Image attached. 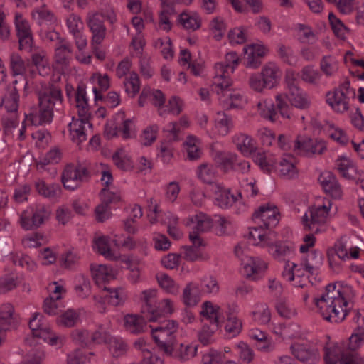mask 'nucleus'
Masks as SVG:
<instances>
[{
  "label": "nucleus",
  "mask_w": 364,
  "mask_h": 364,
  "mask_svg": "<svg viewBox=\"0 0 364 364\" xmlns=\"http://www.w3.org/2000/svg\"><path fill=\"white\" fill-rule=\"evenodd\" d=\"M314 300L323 319L329 322H341L347 316L348 303L335 284H328L324 293Z\"/></svg>",
  "instance_id": "1"
},
{
  "label": "nucleus",
  "mask_w": 364,
  "mask_h": 364,
  "mask_svg": "<svg viewBox=\"0 0 364 364\" xmlns=\"http://www.w3.org/2000/svg\"><path fill=\"white\" fill-rule=\"evenodd\" d=\"M62 102L63 95L60 88L52 85L44 91L39 92V110L30 113L26 116V119L35 126L48 124L52 121L55 106L61 105Z\"/></svg>",
  "instance_id": "2"
},
{
  "label": "nucleus",
  "mask_w": 364,
  "mask_h": 364,
  "mask_svg": "<svg viewBox=\"0 0 364 364\" xmlns=\"http://www.w3.org/2000/svg\"><path fill=\"white\" fill-rule=\"evenodd\" d=\"M154 326H150L152 337L159 348L166 355H171L176 343L178 323L173 320H159Z\"/></svg>",
  "instance_id": "3"
},
{
  "label": "nucleus",
  "mask_w": 364,
  "mask_h": 364,
  "mask_svg": "<svg viewBox=\"0 0 364 364\" xmlns=\"http://www.w3.org/2000/svg\"><path fill=\"white\" fill-rule=\"evenodd\" d=\"M331 206L330 200L323 205H314L309 209V213L302 217L304 229L314 233H320L326 230V220Z\"/></svg>",
  "instance_id": "4"
},
{
  "label": "nucleus",
  "mask_w": 364,
  "mask_h": 364,
  "mask_svg": "<svg viewBox=\"0 0 364 364\" xmlns=\"http://www.w3.org/2000/svg\"><path fill=\"white\" fill-rule=\"evenodd\" d=\"M28 326L34 337L42 338L51 346L61 347L65 342V337L53 332L39 313L33 314L29 321Z\"/></svg>",
  "instance_id": "5"
},
{
  "label": "nucleus",
  "mask_w": 364,
  "mask_h": 364,
  "mask_svg": "<svg viewBox=\"0 0 364 364\" xmlns=\"http://www.w3.org/2000/svg\"><path fill=\"white\" fill-rule=\"evenodd\" d=\"M350 95H355V92L350 90V81L345 80L339 87L326 95V102L331 108L337 112L343 113L349 108Z\"/></svg>",
  "instance_id": "6"
},
{
  "label": "nucleus",
  "mask_w": 364,
  "mask_h": 364,
  "mask_svg": "<svg viewBox=\"0 0 364 364\" xmlns=\"http://www.w3.org/2000/svg\"><path fill=\"white\" fill-rule=\"evenodd\" d=\"M90 177L87 168L80 164H68L61 176V181L65 189L73 191L87 181Z\"/></svg>",
  "instance_id": "7"
},
{
  "label": "nucleus",
  "mask_w": 364,
  "mask_h": 364,
  "mask_svg": "<svg viewBox=\"0 0 364 364\" xmlns=\"http://www.w3.org/2000/svg\"><path fill=\"white\" fill-rule=\"evenodd\" d=\"M326 149V144L321 139L299 135L294 140L293 151L296 154L313 157L323 154Z\"/></svg>",
  "instance_id": "8"
},
{
  "label": "nucleus",
  "mask_w": 364,
  "mask_h": 364,
  "mask_svg": "<svg viewBox=\"0 0 364 364\" xmlns=\"http://www.w3.org/2000/svg\"><path fill=\"white\" fill-rule=\"evenodd\" d=\"M239 63V57L236 52H230L225 55L224 63H218L215 65V75L213 77V85L227 87L231 85L229 77V70L232 73Z\"/></svg>",
  "instance_id": "9"
},
{
  "label": "nucleus",
  "mask_w": 364,
  "mask_h": 364,
  "mask_svg": "<svg viewBox=\"0 0 364 364\" xmlns=\"http://www.w3.org/2000/svg\"><path fill=\"white\" fill-rule=\"evenodd\" d=\"M49 216V212L43 205H38L35 209L28 208L20 218L21 227L26 230L39 228Z\"/></svg>",
  "instance_id": "10"
},
{
  "label": "nucleus",
  "mask_w": 364,
  "mask_h": 364,
  "mask_svg": "<svg viewBox=\"0 0 364 364\" xmlns=\"http://www.w3.org/2000/svg\"><path fill=\"white\" fill-rule=\"evenodd\" d=\"M279 213L276 206L269 204L260 206L252 215V220L266 230L274 228L279 220Z\"/></svg>",
  "instance_id": "11"
},
{
  "label": "nucleus",
  "mask_w": 364,
  "mask_h": 364,
  "mask_svg": "<svg viewBox=\"0 0 364 364\" xmlns=\"http://www.w3.org/2000/svg\"><path fill=\"white\" fill-rule=\"evenodd\" d=\"M14 24L18 38L19 49L31 51L33 38L28 21L22 14L17 13L15 15Z\"/></svg>",
  "instance_id": "12"
},
{
  "label": "nucleus",
  "mask_w": 364,
  "mask_h": 364,
  "mask_svg": "<svg viewBox=\"0 0 364 364\" xmlns=\"http://www.w3.org/2000/svg\"><path fill=\"white\" fill-rule=\"evenodd\" d=\"M190 223L193 225L192 230L189 233L190 240L193 244L205 245L199 235L209 231L213 227V220L208 215L200 213L193 216L190 219Z\"/></svg>",
  "instance_id": "13"
},
{
  "label": "nucleus",
  "mask_w": 364,
  "mask_h": 364,
  "mask_svg": "<svg viewBox=\"0 0 364 364\" xmlns=\"http://www.w3.org/2000/svg\"><path fill=\"white\" fill-rule=\"evenodd\" d=\"M86 23L92 33V45H100L107 34V28L103 21V16L100 12H90L86 17Z\"/></svg>",
  "instance_id": "14"
},
{
  "label": "nucleus",
  "mask_w": 364,
  "mask_h": 364,
  "mask_svg": "<svg viewBox=\"0 0 364 364\" xmlns=\"http://www.w3.org/2000/svg\"><path fill=\"white\" fill-rule=\"evenodd\" d=\"M141 300L144 302L141 313L145 315L148 321H158V310L156 305V291L153 289L144 290L141 292Z\"/></svg>",
  "instance_id": "15"
},
{
  "label": "nucleus",
  "mask_w": 364,
  "mask_h": 364,
  "mask_svg": "<svg viewBox=\"0 0 364 364\" xmlns=\"http://www.w3.org/2000/svg\"><path fill=\"white\" fill-rule=\"evenodd\" d=\"M92 128V124L90 120H84V119H75L73 117L72 122L68 124L69 134L70 139L77 145L87 140V129Z\"/></svg>",
  "instance_id": "16"
},
{
  "label": "nucleus",
  "mask_w": 364,
  "mask_h": 364,
  "mask_svg": "<svg viewBox=\"0 0 364 364\" xmlns=\"http://www.w3.org/2000/svg\"><path fill=\"white\" fill-rule=\"evenodd\" d=\"M228 85L227 87H220L215 86L216 93L220 95V101L223 107L225 109L237 108L240 106L242 102V95L235 91H232Z\"/></svg>",
  "instance_id": "17"
},
{
  "label": "nucleus",
  "mask_w": 364,
  "mask_h": 364,
  "mask_svg": "<svg viewBox=\"0 0 364 364\" xmlns=\"http://www.w3.org/2000/svg\"><path fill=\"white\" fill-rule=\"evenodd\" d=\"M291 350L297 360L307 364H314L319 359L318 351L305 344L294 343L291 346Z\"/></svg>",
  "instance_id": "18"
},
{
  "label": "nucleus",
  "mask_w": 364,
  "mask_h": 364,
  "mask_svg": "<svg viewBox=\"0 0 364 364\" xmlns=\"http://www.w3.org/2000/svg\"><path fill=\"white\" fill-rule=\"evenodd\" d=\"M18 80L13 81V85L7 87L6 92L1 100V107H4L8 113L17 112L19 106L18 88L16 85Z\"/></svg>",
  "instance_id": "19"
},
{
  "label": "nucleus",
  "mask_w": 364,
  "mask_h": 364,
  "mask_svg": "<svg viewBox=\"0 0 364 364\" xmlns=\"http://www.w3.org/2000/svg\"><path fill=\"white\" fill-rule=\"evenodd\" d=\"M318 181L325 192L329 193L333 198H340L341 197V186L338 183L335 175L331 172H323L318 177Z\"/></svg>",
  "instance_id": "20"
},
{
  "label": "nucleus",
  "mask_w": 364,
  "mask_h": 364,
  "mask_svg": "<svg viewBox=\"0 0 364 364\" xmlns=\"http://www.w3.org/2000/svg\"><path fill=\"white\" fill-rule=\"evenodd\" d=\"M148 321L145 316L136 314H127L124 318V328L132 334H139L147 331L150 326L146 324Z\"/></svg>",
  "instance_id": "21"
},
{
  "label": "nucleus",
  "mask_w": 364,
  "mask_h": 364,
  "mask_svg": "<svg viewBox=\"0 0 364 364\" xmlns=\"http://www.w3.org/2000/svg\"><path fill=\"white\" fill-rule=\"evenodd\" d=\"M75 102L79 118L84 119V120H90L91 112L86 96L85 85L83 84L78 85L77 87Z\"/></svg>",
  "instance_id": "22"
},
{
  "label": "nucleus",
  "mask_w": 364,
  "mask_h": 364,
  "mask_svg": "<svg viewBox=\"0 0 364 364\" xmlns=\"http://www.w3.org/2000/svg\"><path fill=\"white\" fill-rule=\"evenodd\" d=\"M35 189L40 196L50 200L58 199L62 193L60 184L56 183H46L43 180L35 182Z\"/></svg>",
  "instance_id": "23"
},
{
  "label": "nucleus",
  "mask_w": 364,
  "mask_h": 364,
  "mask_svg": "<svg viewBox=\"0 0 364 364\" xmlns=\"http://www.w3.org/2000/svg\"><path fill=\"white\" fill-rule=\"evenodd\" d=\"M267 264L259 258L251 257L244 264V274L252 280H257L260 274L267 269Z\"/></svg>",
  "instance_id": "24"
},
{
  "label": "nucleus",
  "mask_w": 364,
  "mask_h": 364,
  "mask_svg": "<svg viewBox=\"0 0 364 364\" xmlns=\"http://www.w3.org/2000/svg\"><path fill=\"white\" fill-rule=\"evenodd\" d=\"M326 364H342L343 362L353 357V355L348 351L343 352L338 346L325 347Z\"/></svg>",
  "instance_id": "25"
},
{
  "label": "nucleus",
  "mask_w": 364,
  "mask_h": 364,
  "mask_svg": "<svg viewBox=\"0 0 364 364\" xmlns=\"http://www.w3.org/2000/svg\"><path fill=\"white\" fill-rule=\"evenodd\" d=\"M73 52L72 46L66 39H60L55 50V63L62 66H66L70 59Z\"/></svg>",
  "instance_id": "26"
},
{
  "label": "nucleus",
  "mask_w": 364,
  "mask_h": 364,
  "mask_svg": "<svg viewBox=\"0 0 364 364\" xmlns=\"http://www.w3.org/2000/svg\"><path fill=\"white\" fill-rule=\"evenodd\" d=\"M215 203L221 208H228L232 206L236 201L235 197L230 191L224 188L219 184L214 186Z\"/></svg>",
  "instance_id": "27"
},
{
  "label": "nucleus",
  "mask_w": 364,
  "mask_h": 364,
  "mask_svg": "<svg viewBox=\"0 0 364 364\" xmlns=\"http://www.w3.org/2000/svg\"><path fill=\"white\" fill-rule=\"evenodd\" d=\"M114 121L117 124L118 131L124 139L132 138L135 135V126L130 119H125V113L119 112L114 117Z\"/></svg>",
  "instance_id": "28"
},
{
  "label": "nucleus",
  "mask_w": 364,
  "mask_h": 364,
  "mask_svg": "<svg viewBox=\"0 0 364 364\" xmlns=\"http://www.w3.org/2000/svg\"><path fill=\"white\" fill-rule=\"evenodd\" d=\"M323 262V255L321 252L314 250L309 253L306 258L301 263V266L310 274L314 275L316 273Z\"/></svg>",
  "instance_id": "29"
},
{
  "label": "nucleus",
  "mask_w": 364,
  "mask_h": 364,
  "mask_svg": "<svg viewBox=\"0 0 364 364\" xmlns=\"http://www.w3.org/2000/svg\"><path fill=\"white\" fill-rule=\"evenodd\" d=\"M237 306H233L232 308H229L228 313V318L225 326L226 333L230 337H235L237 336L242 331V323L240 319H239L236 315Z\"/></svg>",
  "instance_id": "30"
},
{
  "label": "nucleus",
  "mask_w": 364,
  "mask_h": 364,
  "mask_svg": "<svg viewBox=\"0 0 364 364\" xmlns=\"http://www.w3.org/2000/svg\"><path fill=\"white\" fill-rule=\"evenodd\" d=\"M232 141L236 147L245 155L251 154L256 149L253 139L246 134H235L232 136Z\"/></svg>",
  "instance_id": "31"
},
{
  "label": "nucleus",
  "mask_w": 364,
  "mask_h": 364,
  "mask_svg": "<svg viewBox=\"0 0 364 364\" xmlns=\"http://www.w3.org/2000/svg\"><path fill=\"white\" fill-rule=\"evenodd\" d=\"M259 74L264 80V83L269 89L274 87L279 78V68L273 63L266 64Z\"/></svg>",
  "instance_id": "32"
},
{
  "label": "nucleus",
  "mask_w": 364,
  "mask_h": 364,
  "mask_svg": "<svg viewBox=\"0 0 364 364\" xmlns=\"http://www.w3.org/2000/svg\"><path fill=\"white\" fill-rule=\"evenodd\" d=\"M14 308L10 303L0 306V329L9 331L14 324Z\"/></svg>",
  "instance_id": "33"
},
{
  "label": "nucleus",
  "mask_w": 364,
  "mask_h": 364,
  "mask_svg": "<svg viewBox=\"0 0 364 364\" xmlns=\"http://www.w3.org/2000/svg\"><path fill=\"white\" fill-rule=\"evenodd\" d=\"M199 286L193 282L188 283L183 289V301L186 306H194L200 299Z\"/></svg>",
  "instance_id": "34"
},
{
  "label": "nucleus",
  "mask_w": 364,
  "mask_h": 364,
  "mask_svg": "<svg viewBox=\"0 0 364 364\" xmlns=\"http://www.w3.org/2000/svg\"><path fill=\"white\" fill-rule=\"evenodd\" d=\"M10 68L14 76L19 75L21 85L26 87L27 82L23 74L26 71V65L22 58L17 53H13L10 56Z\"/></svg>",
  "instance_id": "35"
},
{
  "label": "nucleus",
  "mask_w": 364,
  "mask_h": 364,
  "mask_svg": "<svg viewBox=\"0 0 364 364\" xmlns=\"http://www.w3.org/2000/svg\"><path fill=\"white\" fill-rule=\"evenodd\" d=\"M220 307L214 306L210 301H205L202 306L200 314L203 316L202 321L209 324H218L219 326Z\"/></svg>",
  "instance_id": "36"
},
{
  "label": "nucleus",
  "mask_w": 364,
  "mask_h": 364,
  "mask_svg": "<svg viewBox=\"0 0 364 364\" xmlns=\"http://www.w3.org/2000/svg\"><path fill=\"white\" fill-rule=\"evenodd\" d=\"M287 97L291 105L301 109H308L311 104L309 95L301 89L291 94H287Z\"/></svg>",
  "instance_id": "37"
},
{
  "label": "nucleus",
  "mask_w": 364,
  "mask_h": 364,
  "mask_svg": "<svg viewBox=\"0 0 364 364\" xmlns=\"http://www.w3.org/2000/svg\"><path fill=\"white\" fill-rule=\"evenodd\" d=\"M215 128L222 136L227 135L233 127L232 117L224 112H218L215 119Z\"/></svg>",
  "instance_id": "38"
},
{
  "label": "nucleus",
  "mask_w": 364,
  "mask_h": 364,
  "mask_svg": "<svg viewBox=\"0 0 364 364\" xmlns=\"http://www.w3.org/2000/svg\"><path fill=\"white\" fill-rule=\"evenodd\" d=\"M257 107L259 114L263 118L269 119L271 122H275L277 119L278 113L272 102H268L267 100L261 101L257 104Z\"/></svg>",
  "instance_id": "39"
},
{
  "label": "nucleus",
  "mask_w": 364,
  "mask_h": 364,
  "mask_svg": "<svg viewBox=\"0 0 364 364\" xmlns=\"http://www.w3.org/2000/svg\"><path fill=\"white\" fill-rule=\"evenodd\" d=\"M215 218H218L215 220L213 225L217 235H228L234 232V225L230 220L221 215L215 216Z\"/></svg>",
  "instance_id": "40"
},
{
  "label": "nucleus",
  "mask_w": 364,
  "mask_h": 364,
  "mask_svg": "<svg viewBox=\"0 0 364 364\" xmlns=\"http://www.w3.org/2000/svg\"><path fill=\"white\" fill-rule=\"evenodd\" d=\"M31 60L33 64L38 70L39 74L44 75L48 74L50 70L48 65V60L46 56V53L43 50H40L33 53L31 55Z\"/></svg>",
  "instance_id": "41"
},
{
  "label": "nucleus",
  "mask_w": 364,
  "mask_h": 364,
  "mask_svg": "<svg viewBox=\"0 0 364 364\" xmlns=\"http://www.w3.org/2000/svg\"><path fill=\"white\" fill-rule=\"evenodd\" d=\"M336 166L339 173L345 178L350 179L355 172L353 162L347 158L341 157L336 161Z\"/></svg>",
  "instance_id": "42"
},
{
  "label": "nucleus",
  "mask_w": 364,
  "mask_h": 364,
  "mask_svg": "<svg viewBox=\"0 0 364 364\" xmlns=\"http://www.w3.org/2000/svg\"><path fill=\"white\" fill-rule=\"evenodd\" d=\"M277 169L279 176L285 179H292L298 176V171L294 164L286 159L279 161Z\"/></svg>",
  "instance_id": "43"
},
{
  "label": "nucleus",
  "mask_w": 364,
  "mask_h": 364,
  "mask_svg": "<svg viewBox=\"0 0 364 364\" xmlns=\"http://www.w3.org/2000/svg\"><path fill=\"white\" fill-rule=\"evenodd\" d=\"M95 245L98 252L105 256L107 259L110 260L117 259L118 257L115 255L111 250L109 238L107 237L102 236L98 237L95 240Z\"/></svg>",
  "instance_id": "44"
},
{
  "label": "nucleus",
  "mask_w": 364,
  "mask_h": 364,
  "mask_svg": "<svg viewBox=\"0 0 364 364\" xmlns=\"http://www.w3.org/2000/svg\"><path fill=\"white\" fill-rule=\"evenodd\" d=\"M123 83L125 92L129 97H134L139 92L140 81L139 77L136 73H131L129 76L125 78Z\"/></svg>",
  "instance_id": "45"
},
{
  "label": "nucleus",
  "mask_w": 364,
  "mask_h": 364,
  "mask_svg": "<svg viewBox=\"0 0 364 364\" xmlns=\"http://www.w3.org/2000/svg\"><path fill=\"white\" fill-rule=\"evenodd\" d=\"M197 351V346L192 345H184L181 343L176 350H173V353L171 356L181 360L186 361L196 355Z\"/></svg>",
  "instance_id": "46"
},
{
  "label": "nucleus",
  "mask_w": 364,
  "mask_h": 364,
  "mask_svg": "<svg viewBox=\"0 0 364 364\" xmlns=\"http://www.w3.org/2000/svg\"><path fill=\"white\" fill-rule=\"evenodd\" d=\"M75 282V290L77 296L82 299L87 298L91 293L90 279L84 275H80Z\"/></svg>",
  "instance_id": "47"
},
{
  "label": "nucleus",
  "mask_w": 364,
  "mask_h": 364,
  "mask_svg": "<svg viewBox=\"0 0 364 364\" xmlns=\"http://www.w3.org/2000/svg\"><path fill=\"white\" fill-rule=\"evenodd\" d=\"M355 316L354 320L358 326L355 333L350 338V342L360 343L364 341V315L362 316L358 311H353Z\"/></svg>",
  "instance_id": "48"
},
{
  "label": "nucleus",
  "mask_w": 364,
  "mask_h": 364,
  "mask_svg": "<svg viewBox=\"0 0 364 364\" xmlns=\"http://www.w3.org/2000/svg\"><path fill=\"white\" fill-rule=\"evenodd\" d=\"M107 344L111 354L114 358L123 356L127 351V343L120 338L113 337Z\"/></svg>",
  "instance_id": "49"
},
{
  "label": "nucleus",
  "mask_w": 364,
  "mask_h": 364,
  "mask_svg": "<svg viewBox=\"0 0 364 364\" xmlns=\"http://www.w3.org/2000/svg\"><path fill=\"white\" fill-rule=\"evenodd\" d=\"M79 319V314L75 310L68 309L57 318V323L65 327L70 328L75 326Z\"/></svg>",
  "instance_id": "50"
},
{
  "label": "nucleus",
  "mask_w": 364,
  "mask_h": 364,
  "mask_svg": "<svg viewBox=\"0 0 364 364\" xmlns=\"http://www.w3.org/2000/svg\"><path fill=\"white\" fill-rule=\"evenodd\" d=\"M320 69L326 76L333 75L338 69V64L331 55H326L320 62Z\"/></svg>",
  "instance_id": "51"
},
{
  "label": "nucleus",
  "mask_w": 364,
  "mask_h": 364,
  "mask_svg": "<svg viewBox=\"0 0 364 364\" xmlns=\"http://www.w3.org/2000/svg\"><path fill=\"white\" fill-rule=\"evenodd\" d=\"M197 139L193 136H189L185 142L186 146L187 157L191 161L198 159L201 156V150L197 144Z\"/></svg>",
  "instance_id": "52"
},
{
  "label": "nucleus",
  "mask_w": 364,
  "mask_h": 364,
  "mask_svg": "<svg viewBox=\"0 0 364 364\" xmlns=\"http://www.w3.org/2000/svg\"><path fill=\"white\" fill-rule=\"evenodd\" d=\"M300 76L304 82L311 85L318 84L321 78L319 72L311 65L304 67L301 70Z\"/></svg>",
  "instance_id": "53"
},
{
  "label": "nucleus",
  "mask_w": 364,
  "mask_h": 364,
  "mask_svg": "<svg viewBox=\"0 0 364 364\" xmlns=\"http://www.w3.org/2000/svg\"><path fill=\"white\" fill-rule=\"evenodd\" d=\"M72 341L82 346H88L93 343L92 335L85 329H75L70 333Z\"/></svg>",
  "instance_id": "54"
},
{
  "label": "nucleus",
  "mask_w": 364,
  "mask_h": 364,
  "mask_svg": "<svg viewBox=\"0 0 364 364\" xmlns=\"http://www.w3.org/2000/svg\"><path fill=\"white\" fill-rule=\"evenodd\" d=\"M328 20L334 34L338 38L344 39L348 31V28L333 13L328 14Z\"/></svg>",
  "instance_id": "55"
},
{
  "label": "nucleus",
  "mask_w": 364,
  "mask_h": 364,
  "mask_svg": "<svg viewBox=\"0 0 364 364\" xmlns=\"http://www.w3.org/2000/svg\"><path fill=\"white\" fill-rule=\"evenodd\" d=\"M112 338L113 336L111 335L109 328L108 327H105L104 325H100L98 328L92 333L93 343L97 344H107Z\"/></svg>",
  "instance_id": "56"
},
{
  "label": "nucleus",
  "mask_w": 364,
  "mask_h": 364,
  "mask_svg": "<svg viewBox=\"0 0 364 364\" xmlns=\"http://www.w3.org/2000/svg\"><path fill=\"white\" fill-rule=\"evenodd\" d=\"M287 94H279L275 97L277 109L284 118H290L291 114V106L287 101Z\"/></svg>",
  "instance_id": "57"
},
{
  "label": "nucleus",
  "mask_w": 364,
  "mask_h": 364,
  "mask_svg": "<svg viewBox=\"0 0 364 364\" xmlns=\"http://www.w3.org/2000/svg\"><path fill=\"white\" fill-rule=\"evenodd\" d=\"M153 105L157 107L159 115L164 117L166 114V109L164 105L165 96L159 90H156L149 93Z\"/></svg>",
  "instance_id": "58"
},
{
  "label": "nucleus",
  "mask_w": 364,
  "mask_h": 364,
  "mask_svg": "<svg viewBox=\"0 0 364 364\" xmlns=\"http://www.w3.org/2000/svg\"><path fill=\"white\" fill-rule=\"evenodd\" d=\"M226 362L225 354L213 349H210L202 359L203 364H224Z\"/></svg>",
  "instance_id": "59"
},
{
  "label": "nucleus",
  "mask_w": 364,
  "mask_h": 364,
  "mask_svg": "<svg viewBox=\"0 0 364 364\" xmlns=\"http://www.w3.org/2000/svg\"><path fill=\"white\" fill-rule=\"evenodd\" d=\"M158 282L161 288L167 292L176 294L178 292V287L175 282L166 274H159L157 275Z\"/></svg>",
  "instance_id": "60"
},
{
  "label": "nucleus",
  "mask_w": 364,
  "mask_h": 364,
  "mask_svg": "<svg viewBox=\"0 0 364 364\" xmlns=\"http://www.w3.org/2000/svg\"><path fill=\"white\" fill-rule=\"evenodd\" d=\"M179 20L183 27L188 30L195 31L201 25L200 18L197 15L190 16L187 14H181Z\"/></svg>",
  "instance_id": "61"
},
{
  "label": "nucleus",
  "mask_w": 364,
  "mask_h": 364,
  "mask_svg": "<svg viewBox=\"0 0 364 364\" xmlns=\"http://www.w3.org/2000/svg\"><path fill=\"white\" fill-rule=\"evenodd\" d=\"M91 271L93 278L97 282L108 280L110 277L112 269L107 266L100 264L98 266L91 265Z\"/></svg>",
  "instance_id": "62"
},
{
  "label": "nucleus",
  "mask_w": 364,
  "mask_h": 364,
  "mask_svg": "<svg viewBox=\"0 0 364 364\" xmlns=\"http://www.w3.org/2000/svg\"><path fill=\"white\" fill-rule=\"evenodd\" d=\"M252 316L255 321L262 324H267L270 321V311L265 304H259L256 306V309L252 311Z\"/></svg>",
  "instance_id": "63"
},
{
  "label": "nucleus",
  "mask_w": 364,
  "mask_h": 364,
  "mask_svg": "<svg viewBox=\"0 0 364 364\" xmlns=\"http://www.w3.org/2000/svg\"><path fill=\"white\" fill-rule=\"evenodd\" d=\"M299 73L292 70H287L285 75V83L288 89V94H291L301 90L299 86Z\"/></svg>",
  "instance_id": "64"
}]
</instances>
